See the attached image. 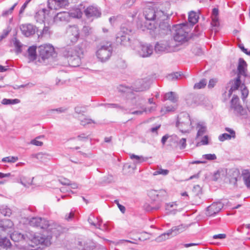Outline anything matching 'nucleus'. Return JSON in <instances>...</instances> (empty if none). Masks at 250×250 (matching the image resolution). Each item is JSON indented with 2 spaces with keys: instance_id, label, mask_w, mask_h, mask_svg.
Listing matches in <instances>:
<instances>
[{
  "instance_id": "e433bc0d",
  "label": "nucleus",
  "mask_w": 250,
  "mask_h": 250,
  "mask_svg": "<svg viewBox=\"0 0 250 250\" xmlns=\"http://www.w3.org/2000/svg\"><path fill=\"white\" fill-rule=\"evenodd\" d=\"M167 45V46L168 51H174L175 48L178 45L177 41H175L174 39H171L168 41H166Z\"/></svg>"
},
{
  "instance_id": "f704fd0d",
  "label": "nucleus",
  "mask_w": 250,
  "mask_h": 250,
  "mask_svg": "<svg viewBox=\"0 0 250 250\" xmlns=\"http://www.w3.org/2000/svg\"><path fill=\"white\" fill-rule=\"evenodd\" d=\"M198 16L195 12L191 11L188 14V22L191 24V25L193 26L198 21Z\"/></svg>"
},
{
  "instance_id": "0eeeda50",
  "label": "nucleus",
  "mask_w": 250,
  "mask_h": 250,
  "mask_svg": "<svg viewBox=\"0 0 250 250\" xmlns=\"http://www.w3.org/2000/svg\"><path fill=\"white\" fill-rule=\"evenodd\" d=\"M112 53V47L111 43L107 42L105 44L101 45L96 51V56L99 61L105 62L109 60Z\"/></svg>"
},
{
  "instance_id": "cd10ccee",
  "label": "nucleus",
  "mask_w": 250,
  "mask_h": 250,
  "mask_svg": "<svg viewBox=\"0 0 250 250\" xmlns=\"http://www.w3.org/2000/svg\"><path fill=\"white\" fill-rule=\"evenodd\" d=\"M166 41L157 42L155 46V51L156 52L160 53L165 51H168Z\"/></svg>"
},
{
  "instance_id": "9b49d317",
  "label": "nucleus",
  "mask_w": 250,
  "mask_h": 250,
  "mask_svg": "<svg viewBox=\"0 0 250 250\" xmlns=\"http://www.w3.org/2000/svg\"><path fill=\"white\" fill-rule=\"evenodd\" d=\"M148 196L152 200L162 201L167 196V192L165 189H151L148 191Z\"/></svg>"
},
{
  "instance_id": "603ef678",
  "label": "nucleus",
  "mask_w": 250,
  "mask_h": 250,
  "mask_svg": "<svg viewBox=\"0 0 250 250\" xmlns=\"http://www.w3.org/2000/svg\"><path fill=\"white\" fill-rule=\"evenodd\" d=\"M200 99V100L199 101V105H204L205 106H207L208 105L209 102L208 98H207L203 95H201Z\"/></svg>"
},
{
  "instance_id": "f03ea898",
  "label": "nucleus",
  "mask_w": 250,
  "mask_h": 250,
  "mask_svg": "<svg viewBox=\"0 0 250 250\" xmlns=\"http://www.w3.org/2000/svg\"><path fill=\"white\" fill-rule=\"evenodd\" d=\"M144 16L146 20L142 30L155 29L159 21L165 20L167 16L165 12L155 7L146 8L144 11Z\"/></svg>"
},
{
  "instance_id": "052dcab7",
  "label": "nucleus",
  "mask_w": 250,
  "mask_h": 250,
  "mask_svg": "<svg viewBox=\"0 0 250 250\" xmlns=\"http://www.w3.org/2000/svg\"><path fill=\"white\" fill-rule=\"evenodd\" d=\"M179 145L180 149H183L185 148L187 146L186 139L185 138L181 139L179 142Z\"/></svg>"
},
{
  "instance_id": "a18cd8bd",
  "label": "nucleus",
  "mask_w": 250,
  "mask_h": 250,
  "mask_svg": "<svg viewBox=\"0 0 250 250\" xmlns=\"http://www.w3.org/2000/svg\"><path fill=\"white\" fill-rule=\"evenodd\" d=\"M169 173V170L167 169H164L161 167H158L157 170L153 172V175L156 176L157 175H162L164 176L167 175Z\"/></svg>"
},
{
  "instance_id": "58836bf2",
  "label": "nucleus",
  "mask_w": 250,
  "mask_h": 250,
  "mask_svg": "<svg viewBox=\"0 0 250 250\" xmlns=\"http://www.w3.org/2000/svg\"><path fill=\"white\" fill-rule=\"evenodd\" d=\"M130 158L134 160V163L135 164L142 163L146 160V159L145 158L142 156H138L133 154L130 155Z\"/></svg>"
},
{
  "instance_id": "a19ab883",
  "label": "nucleus",
  "mask_w": 250,
  "mask_h": 250,
  "mask_svg": "<svg viewBox=\"0 0 250 250\" xmlns=\"http://www.w3.org/2000/svg\"><path fill=\"white\" fill-rule=\"evenodd\" d=\"M197 140H199V141L197 142V146L208 145L209 144L208 136V135H204L201 138L200 137Z\"/></svg>"
},
{
  "instance_id": "c85d7f7f",
  "label": "nucleus",
  "mask_w": 250,
  "mask_h": 250,
  "mask_svg": "<svg viewBox=\"0 0 250 250\" xmlns=\"http://www.w3.org/2000/svg\"><path fill=\"white\" fill-rule=\"evenodd\" d=\"M11 239L15 242H19L22 240H26L27 237L26 235L25 236L23 234L21 233L18 231H14L12 234H10Z\"/></svg>"
},
{
  "instance_id": "aec40b11",
  "label": "nucleus",
  "mask_w": 250,
  "mask_h": 250,
  "mask_svg": "<svg viewBox=\"0 0 250 250\" xmlns=\"http://www.w3.org/2000/svg\"><path fill=\"white\" fill-rule=\"evenodd\" d=\"M247 65L246 62L243 59L240 58L237 67L238 74L236 78L249 77L247 73Z\"/></svg>"
},
{
  "instance_id": "13d9d810",
  "label": "nucleus",
  "mask_w": 250,
  "mask_h": 250,
  "mask_svg": "<svg viewBox=\"0 0 250 250\" xmlns=\"http://www.w3.org/2000/svg\"><path fill=\"white\" fill-rule=\"evenodd\" d=\"M18 3H15L9 9L4 11L2 12V15L3 16H7L9 14H11L14 10L15 7L17 6Z\"/></svg>"
},
{
  "instance_id": "37998d69",
  "label": "nucleus",
  "mask_w": 250,
  "mask_h": 250,
  "mask_svg": "<svg viewBox=\"0 0 250 250\" xmlns=\"http://www.w3.org/2000/svg\"><path fill=\"white\" fill-rule=\"evenodd\" d=\"M227 173V171L225 170H218L216 172L214 173L213 176L214 180H217L219 178H223L226 174Z\"/></svg>"
},
{
  "instance_id": "1a4fd4ad",
  "label": "nucleus",
  "mask_w": 250,
  "mask_h": 250,
  "mask_svg": "<svg viewBox=\"0 0 250 250\" xmlns=\"http://www.w3.org/2000/svg\"><path fill=\"white\" fill-rule=\"evenodd\" d=\"M130 32V30L124 27H122L120 31L117 34V42L124 45H127L130 40L129 37Z\"/></svg>"
},
{
  "instance_id": "69168bd1",
  "label": "nucleus",
  "mask_w": 250,
  "mask_h": 250,
  "mask_svg": "<svg viewBox=\"0 0 250 250\" xmlns=\"http://www.w3.org/2000/svg\"><path fill=\"white\" fill-rule=\"evenodd\" d=\"M225 129L226 131L229 133V134L231 135L233 139H235L236 138L235 132L234 130L229 127H226Z\"/></svg>"
},
{
  "instance_id": "3c124183",
  "label": "nucleus",
  "mask_w": 250,
  "mask_h": 250,
  "mask_svg": "<svg viewBox=\"0 0 250 250\" xmlns=\"http://www.w3.org/2000/svg\"><path fill=\"white\" fill-rule=\"evenodd\" d=\"M171 235V233H169V230L166 232L164 233L156 238V241L157 242H161L163 240H165L167 239L168 238V237Z\"/></svg>"
},
{
  "instance_id": "ea45409f",
  "label": "nucleus",
  "mask_w": 250,
  "mask_h": 250,
  "mask_svg": "<svg viewBox=\"0 0 250 250\" xmlns=\"http://www.w3.org/2000/svg\"><path fill=\"white\" fill-rule=\"evenodd\" d=\"M69 14H70V18L72 17L79 19L81 18L82 16V12L79 8H76L71 10L69 12Z\"/></svg>"
},
{
  "instance_id": "c9c22d12",
  "label": "nucleus",
  "mask_w": 250,
  "mask_h": 250,
  "mask_svg": "<svg viewBox=\"0 0 250 250\" xmlns=\"http://www.w3.org/2000/svg\"><path fill=\"white\" fill-rule=\"evenodd\" d=\"M188 76L182 72H176L169 73L167 76L168 78H186Z\"/></svg>"
},
{
  "instance_id": "39448f33",
  "label": "nucleus",
  "mask_w": 250,
  "mask_h": 250,
  "mask_svg": "<svg viewBox=\"0 0 250 250\" xmlns=\"http://www.w3.org/2000/svg\"><path fill=\"white\" fill-rule=\"evenodd\" d=\"M38 51V60L35 61L36 64H45L54 53V48L50 44H44L39 46Z\"/></svg>"
},
{
  "instance_id": "79ce46f5",
  "label": "nucleus",
  "mask_w": 250,
  "mask_h": 250,
  "mask_svg": "<svg viewBox=\"0 0 250 250\" xmlns=\"http://www.w3.org/2000/svg\"><path fill=\"white\" fill-rule=\"evenodd\" d=\"M11 243L9 239L3 237L0 239V247L11 248Z\"/></svg>"
},
{
  "instance_id": "8fccbe9b",
  "label": "nucleus",
  "mask_w": 250,
  "mask_h": 250,
  "mask_svg": "<svg viewBox=\"0 0 250 250\" xmlns=\"http://www.w3.org/2000/svg\"><path fill=\"white\" fill-rule=\"evenodd\" d=\"M1 214L4 216H10L12 214V211L10 208L7 207H2L0 209Z\"/></svg>"
},
{
  "instance_id": "2f4dec72",
  "label": "nucleus",
  "mask_w": 250,
  "mask_h": 250,
  "mask_svg": "<svg viewBox=\"0 0 250 250\" xmlns=\"http://www.w3.org/2000/svg\"><path fill=\"white\" fill-rule=\"evenodd\" d=\"M243 181L246 186L250 189V172L248 170L242 171Z\"/></svg>"
},
{
  "instance_id": "6e6552de",
  "label": "nucleus",
  "mask_w": 250,
  "mask_h": 250,
  "mask_svg": "<svg viewBox=\"0 0 250 250\" xmlns=\"http://www.w3.org/2000/svg\"><path fill=\"white\" fill-rule=\"evenodd\" d=\"M191 122L187 113H183L178 118L177 126L182 133H187L191 128Z\"/></svg>"
},
{
  "instance_id": "f257e3e1",
  "label": "nucleus",
  "mask_w": 250,
  "mask_h": 250,
  "mask_svg": "<svg viewBox=\"0 0 250 250\" xmlns=\"http://www.w3.org/2000/svg\"><path fill=\"white\" fill-rule=\"evenodd\" d=\"M30 226L40 227L45 229L42 234L29 232L26 236L35 245H41L49 246L51 244L52 235L56 237L60 235V227L57 224L49 222L44 218L41 217H33L29 221Z\"/></svg>"
},
{
  "instance_id": "5fc2aeb1",
  "label": "nucleus",
  "mask_w": 250,
  "mask_h": 250,
  "mask_svg": "<svg viewBox=\"0 0 250 250\" xmlns=\"http://www.w3.org/2000/svg\"><path fill=\"white\" fill-rule=\"evenodd\" d=\"M74 110L75 113L79 114V116H83V113L85 112V107L80 106L75 107Z\"/></svg>"
},
{
  "instance_id": "ddd939ff",
  "label": "nucleus",
  "mask_w": 250,
  "mask_h": 250,
  "mask_svg": "<svg viewBox=\"0 0 250 250\" xmlns=\"http://www.w3.org/2000/svg\"><path fill=\"white\" fill-rule=\"evenodd\" d=\"M67 33L68 38L71 43H74L77 42L80 37V32L77 26H69L67 29Z\"/></svg>"
},
{
  "instance_id": "dca6fc26",
  "label": "nucleus",
  "mask_w": 250,
  "mask_h": 250,
  "mask_svg": "<svg viewBox=\"0 0 250 250\" xmlns=\"http://www.w3.org/2000/svg\"><path fill=\"white\" fill-rule=\"evenodd\" d=\"M229 182L235 186L241 185L240 179L242 177V175L239 176V172L237 169H230L228 172Z\"/></svg>"
},
{
  "instance_id": "338daca9",
  "label": "nucleus",
  "mask_w": 250,
  "mask_h": 250,
  "mask_svg": "<svg viewBox=\"0 0 250 250\" xmlns=\"http://www.w3.org/2000/svg\"><path fill=\"white\" fill-rule=\"evenodd\" d=\"M106 106L108 108H118L123 109L124 108L120 105L115 104H105Z\"/></svg>"
},
{
  "instance_id": "c03bdc74",
  "label": "nucleus",
  "mask_w": 250,
  "mask_h": 250,
  "mask_svg": "<svg viewBox=\"0 0 250 250\" xmlns=\"http://www.w3.org/2000/svg\"><path fill=\"white\" fill-rule=\"evenodd\" d=\"M20 103V100L18 99H3L2 100L1 104L4 105L8 104H17Z\"/></svg>"
},
{
  "instance_id": "864d4df0",
  "label": "nucleus",
  "mask_w": 250,
  "mask_h": 250,
  "mask_svg": "<svg viewBox=\"0 0 250 250\" xmlns=\"http://www.w3.org/2000/svg\"><path fill=\"white\" fill-rule=\"evenodd\" d=\"M20 183L23 186L28 187L29 186L32 185V180H30L29 179L28 180H27L26 178L24 177L20 179Z\"/></svg>"
},
{
  "instance_id": "bf43d9fd",
  "label": "nucleus",
  "mask_w": 250,
  "mask_h": 250,
  "mask_svg": "<svg viewBox=\"0 0 250 250\" xmlns=\"http://www.w3.org/2000/svg\"><path fill=\"white\" fill-rule=\"evenodd\" d=\"M203 158L208 160H214L216 159V156L214 154H208L203 155Z\"/></svg>"
},
{
  "instance_id": "b1692460",
  "label": "nucleus",
  "mask_w": 250,
  "mask_h": 250,
  "mask_svg": "<svg viewBox=\"0 0 250 250\" xmlns=\"http://www.w3.org/2000/svg\"><path fill=\"white\" fill-rule=\"evenodd\" d=\"M196 129L197 130L196 140L197 141V140L204 135L207 131V126L206 123L203 121L198 122L196 124Z\"/></svg>"
},
{
  "instance_id": "a211bd4d",
  "label": "nucleus",
  "mask_w": 250,
  "mask_h": 250,
  "mask_svg": "<svg viewBox=\"0 0 250 250\" xmlns=\"http://www.w3.org/2000/svg\"><path fill=\"white\" fill-rule=\"evenodd\" d=\"M20 29L22 34L28 37L34 35L37 31V27L30 23L23 24L21 25Z\"/></svg>"
},
{
  "instance_id": "0e129e2a",
  "label": "nucleus",
  "mask_w": 250,
  "mask_h": 250,
  "mask_svg": "<svg viewBox=\"0 0 250 250\" xmlns=\"http://www.w3.org/2000/svg\"><path fill=\"white\" fill-rule=\"evenodd\" d=\"M160 208V205L158 204L155 207H150L149 205H147L146 206V209L147 211H150L152 210H157Z\"/></svg>"
},
{
  "instance_id": "412c9836",
  "label": "nucleus",
  "mask_w": 250,
  "mask_h": 250,
  "mask_svg": "<svg viewBox=\"0 0 250 250\" xmlns=\"http://www.w3.org/2000/svg\"><path fill=\"white\" fill-rule=\"evenodd\" d=\"M70 20L69 12L62 11L58 13L54 17V21L57 23L59 22H67Z\"/></svg>"
},
{
  "instance_id": "49530a36",
  "label": "nucleus",
  "mask_w": 250,
  "mask_h": 250,
  "mask_svg": "<svg viewBox=\"0 0 250 250\" xmlns=\"http://www.w3.org/2000/svg\"><path fill=\"white\" fill-rule=\"evenodd\" d=\"M207 82L205 79H202L199 83H195L194 89H200L204 88L207 85Z\"/></svg>"
},
{
  "instance_id": "6ab92c4d",
  "label": "nucleus",
  "mask_w": 250,
  "mask_h": 250,
  "mask_svg": "<svg viewBox=\"0 0 250 250\" xmlns=\"http://www.w3.org/2000/svg\"><path fill=\"white\" fill-rule=\"evenodd\" d=\"M51 9L42 8L39 10L35 15V19L37 22L42 23L48 19Z\"/></svg>"
},
{
  "instance_id": "774afa93",
  "label": "nucleus",
  "mask_w": 250,
  "mask_h": 250,
  "mask_svg": "<svg viewBox=\"0 0 250 250\" xmlns=\"http://www.w3.org/2000/svg\"><path fill=\"white\" fill-rule=\"evenodd\" d=\"M67 110V108L65 107H60L58 108L53 109L51 111H57L58 113H64Z\"/></svg>"
},
{
  "instance_id": "f3484780",
  "label": "nucleus",
  "mask_w": 250,
  "mask_h": 250,
  "mask_svg": "<svg viewBox=\"0 0 250 250\" xmlns=\"http://www.w3.org/2000/svg\"><path fill=\"white\" fill-rule=\"evenodd\" d=\"M152 46L148 44H140L138 49V54L142 57H149L153 53Z\"/></svg>"
},
{
  "instance_id": "9d476101",
  "label": "nucleus",
  "mask_w": 250,
  "mask_h": 250,
  "mask_svg": "<svg viewBox=\"0 0 250 250\" xmlns=\"http://www.w3.org/2000/svg\"><path fill=\"white\" fill-rule=\"evenodd\" d=\"M47 3L49 9L57 10L68 6L69 1L68 0H48Z\"/></svg>"
},
{
  "instance_id": "4c0bfd02",
  "label": "nucleus",
  "mask_w": 250,
  "mask_h": 250,
  "mask_svg": "<svg viewBox=\"0 0 250 250\" xmlns=\"http://www.w3.org/2000/svg\"><path fill=\"white\" fill-rule=\"evenodd\" d=\"M164 100H169L171 102L175 103L177 101V97L175 93L170 92L165 95Z\"/></svg>"
},
{
  "instance_id": "6e6d98bb",
  "label": "nucleus",
  "mask_w": 250,
  "mask_h": 250,
  "mask_svg": "<svg viewBox=\"0 0 250 250\" xmlns=\"http://www.w3.org/2000/svg\"><path fill=\"white\" fill-rule=\"evenodd\" d=\"M18 160L17 157H6L2 159L3 162L15 163Z\"/></svg>"
},
{
  "instance_id": "a878e982",
  "label": "nucleus",
  "mask_w": 250,
  "mask_h": 250,
  "mask_svg": "<svg viewBox=\"0 0 250 250\" xmlns=\"http://www.w3.org/2000/svg\"><path fill=\"white\" fill-rule=\"evenodd\" d=\"M36 49V46H32L28 48L26 57L28 59L29 62H33L36 59L38 60Z\"/></svg>"
},
{
  "instance_id": "393cba45",
  "label": "nucleus",
  "mask_w": 250,
  "mask_h": 250,
  "mask_svg": "<svg viewBox=\"0 0 250 250\" xmlns=\"http://www.w3.org/2000/svg\"><path fill=\"white\" fill-rule=\"evenodd\" d=\"M84 13L88 18L90 17H99L101 15L100 10L97 7L94 6H90L88 7L85 10Z\"/></svg>"
},
{
  "instance_id": "c756f323",
  "label": "nucleus",
  "mask_w": 250,
  "mask_h": 250,
  "mask_svg": "<svg viewBox=\"0 0 250 250\" xmlns=\"http://www.w3.org/2000/svg\"><path fill=\"white\" fill-rule=\"evenodd\" d=\"M50 155L47 153L40 152L32 155V158H35L42 162H46L49 160Z\"/></svg>"
},
{
  "instance_id": "5701e85b",
  "label": "nucleus",
  "mask_w": 250,
  "mask_h": 250,
  "mask_svg": "<svg viewBox=\"0 0 250 250\" xmlns=\"http://www.w3.org/2000/svg\"><path fill=\"white\" fill-rule=\"evenodd\" d=\"M136 82L135 84L132 86V89L136 92L143 91L148 89L149 87L150 84L147 82H144L143 79H140Z\"/></svg>"
},
{
  "instance_id": "473e14b6",
  "label": "nucleus",
  "mask_w": 250,
  "mask_h": 250,
  "mask_svg": "<svg viewBox=\"0 0 250 250\" xmlns=\"http://www.w3.org/2000/svg\"><path fill=\"white\" fill-rule=\"evenodd\" d=\"M201 95L190 94L187 99L188 103L191 104H194L198 105L199 104Z\"/></svg>"
},
{
  "instance_id": "e2e57ef3",
  "label": "nucleus",
  "mask_w": 250,
  "mask_h": 250,
  "mask_svg": "<svg viewBox=\"0 0 250 250\" xmlns=\"http://www.w3.org/2000/svg\"><path fill=\"white\" fill-rule=\"evenodd\" d=\"M60 183L63 185H69L70 181L66 178H61L59 180Z\"/></svg>"
},
{
  "instance_id": "09e8293b",
  "label": "nucleus",
  "mask_w": 250,
  "mask_h": 250,
  "mask_svg": "<svg viewBox=\"0 0 250 250\" xmlns=\"http://www.w3.org/2000/svg\"><path fill=\"white\" fill-rule=\"evenodd\" d=\"M14 46L16 48V51L17 53H20L21 52V47L22 46V44L17 39H15L14 42Z\"/></svg>"
},
{
  "instance_id": "4468645a",
  "label": "nucleus",
  "mask_w": 250,
  "mask_h": 250,
  "mask_svg": "<svg viewBox=\"0 0 250 250\" xmlns=\"http://www.w3.org/2000/svg\"><path fill=\"white\" fill-rule=\"evenodd\" d=\"M223 208V204L221 202H215L208 206L206 211V214L208 216H213L218 213Z\"/></svg>"
},
{
  "instance_id": "2eb2a0df",
  "label": "nucleus",
  "mask_w": 250,
  "mask_h": 250,
  "mask_svg": "<svg viewBox=\"0 0 250 250\" xmlns=\"http://www.w3.org/2000/svg\"><path fill=\"white\" fill-rule=\"evenodd\" d=\"M239 98L237 96L234 95L231 100L230 107L234 110L235 113L243 115L246 113V110L239 103Z\"/></svg>"
},
{
  "instance_id": "4be33fe9",
  "label": "nucleus",
  "mask_w": 250,
  "mask_h": 250,
  "mask_svg": "<svg viewBox=\"0 0 250 250\" xmlns=\"http://www.w3.org/2000/svg\"><path fill=\"white\" fill-rule=\"evenodd\" d=\"M219 10L217 8H214L212 9V14H211V20L212 21L211 22V25L212 27L213 28L212 30H214L216 32L217 31V29L220 25L219 21Z\"/></svg>"
},
{
  "instance_id": "f8f14e48",
  "label": "nucleus",
  "mask_w": 250,
  "mask_h": 250,
  "mask_svg": "<svg viewBox=\"0 0 250 250\" xmlns=\"http://www.w3.org/2000/svg\"><path fill=\"white\" fill-rule=\"evenodd\" d=\"M14 224L9 219H4L0 221V236L9 233L12 229Z\"/></svg>"
},
{
  "instance_id": "7ed1b4c3",
  "label": "nucleus",
  "mask_w": 250,
  "mask_h": 250,
  "mask_svg": "<svg viewBox=\"0 0 250 250\" xmlns=\"http://www.w3.org/2000/svg\"><path fill=\"white\" fill-rule=\"evenodd\" d=\"M63 55L67 59L69 65L77 67L81 63V59L83 56V49L80 45L68 48L64 51Z\"/></svg>"
},
{
  "instance_id": "680f3d73",
  "label": "nucleus",
  "mask_w": 250,
  "mask_h": 250,
  "mask_svg": "<svg viewBox=\"0 0 250 250\" xmlns=\"http://www.w3.org/2000/svg\"><path fill=\"white\" fill-rule=\"evenodd\" d=\"M83 32L86 35H88L92 33V28L88 26H84L83 28Z\"/></svg>"
},
{
  "instance_id": "bb28decb",
  "label": "nucleus",
  "mask_w": 250,
  "mask_h": 250,
  "mask_svg": "<svg viewBox=\"0 0 250 250\" xmlns=\"http://www.w3.org/2000/svg\"><path fill=\"white\" fill-rule=\"evenodd\" d=\"M89 223L94 228L102 229L101 228L102 221H99L98 218H96L92 214H90L88 218Z\"/></svg>"
},
{
  "instance_id": "20e7f679",
  "label": "nucleus",
  "mask_w": 250,
  "mask_h": 250,
  "mask_svg": "<svg viewBox=\"0 0 250 250\" xmlns=\"http://www.w3.org/2000/svg\"><path fill=\"white\" fill-rule=\"evenodd\" d=\"M227 88H229L228 92H225L223 97L225 101L228 100L231 95L232 92L236 90H240L243 99L246 98L249 94V91L246 87L244 82L241 79H231L228 83Z\"/></svg>"
},
{
  "instance_id": "423d86ee",
  "label": "nucleus",
  "mask_w": 250,
  "mask_h": 250,
  "mask_svg": "<svg viewBox=\"0 0 250 250\" xmlns=\"http://www.w3.org/2000/svg\"><path fill=\"white\" fill-rule=\"evenodd\" d=\"M175 32L173 38L179 43H183L188 40V33L189 29L187 23L177 24L174 27Z\"/></svg>"
},
{
  "instance_id": "de8ad7c7",
  "label": "nucleus",
  "mask_w": 250,
  "mask_h": 250,
  "mask_svg": "<svg viewBox=\"0 0 250 250\" xmlns=\"http://www.w3.org/2000/svg\"><path fill=\"white\" fill-rule=\"evenodd\" d=\"M233 139L231 135L228 133H223L220 135L218 137V139L221 142H224L226 140H230Z\"/></svg>"
},
{
  "instance_id": "72a5a7b5",
  "label": "nucleus",
  "mask_w": 250,
  "mask_h": 250,
  "mask_svg": "<svg viewBox=\"0 0 250 250\" xmlns=\"http://www.w3.org/2000/svg\"><path fill=\"white\" fill-rule=\"evenodd\" d=\"M77 117L79 120L80 121L81 125L83 126H85L87 125H89L92 123H95V122L92 119L84 116H78Z\"/></svg>"
},
{
  "instance_id": "4d7b16f0",
  "label": "nucleus",
  "mask_w": 250,
  "mask_h": 250,
  "mask_svg": "<svg viewBox=\"0 0 250 250\" xmlns=\"http://www.w3.org/2000/svg\"><path fill=\"white\" fill-rule=\"evenodd\" d=\"M192 191L195 195L198 196L201 194L202 189L199 185H196L194 186Z\"/></svg>"
},
{
  "instance_id": "7c9ffc66",
  "label": "nucleus",
  "mask_w": 250,
  "mask_h": 250,
  "mask_svg": "<svg viewBox=\"0 0 250 250\" xmlns=\"http://www.w3.org/2000/svg\"><path fill=\"white\" fill-rule=\"evenodd\" d=\"M188 226L187 225L181 224L180 225L172 227L170 230H169V233H171V235L172 233H174V235H176L179 233L183 232L186 230Z\"/></svg>"
}]
</instances>
